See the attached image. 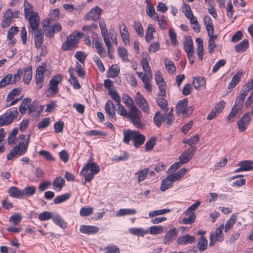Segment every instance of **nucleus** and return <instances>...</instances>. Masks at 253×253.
<instances>
[{"mask_svg":"<svg viewBox=\"0 0 253 253\" xmlns=\"http://www.w3.org/2000/svg\"><path fill=\"white\" fill-rule=\"evenodd\" d=\"M123 141L125 143L128 144L130 141L132 140L134 146L137 148L142 145L145 140V136L137 130H125L123 132Z\"/></svg>","mask_w":253,"mask_h":253,"instance_id":"1","label":"nucleus"},{"mask_svg":"<svg viewBox=\"0 0 253 253\" xmlns=\"http://www.w3.org/2000/svg\"><path fill=\"white\" fill-rule=\"evenodd\" d=\"M99 171V165L90 159L84 164L81 171V173L84 177V184L90 182L93 179L94 175L98 173Z\"/></svg>","mask_w":253,"mask_h":253,"instance_id":"2","label":"nucleus"},{"mask_svg":"<svg viewBox=\"0 0 253 253\" xmlns=\"http://www.w3.org/2000/svg\"><path fill=\"white\" fill-rule=\"evenodd\" d=\"M127 117L130 119L133 124L136 127L140 128L143 127V124L141 122L142 113L136 106L132 107V108L129 109Z\"/></svg>","mask_w":253,"mask_h":253,"instance_id":"3","label":"nucleus"},{"mask_svg":"<svg viewBox=\"0 0 253 253\" xmlns=\"http://www.w3.org/2000/svg\"><path fill=\"white\" fill-rule=\"evenodd\" d=\"M18 114V112L16 108L13 107L7 110L0 117V127L10 124Z\"/></svg>","mask_w":253,"mask_h":253,"instance_id":"4","label":"nucleus"},{"mask_svg":"<svg viewBox=\"0 0 253 253\" xmlns=\"http://www.w3.org/2000/svg\"><path fill=\"white\" fill-rule=\"evenodd\" d=\"M223 229L224 224H221L215 229L214 232L211 233L210 237V246L214 245L217 241L221 242L224 240V236L223 233Z\"/></svg>","mask_w":253,"mask_h":253,"instance_id":"5","label":"nucleus"},{"mask_svg":"<svg viewBox=\"0 0 253 253\" xmlns=\"http://www.w3.org/2000/svg\"><path fill=\"white\" fill-rule=\"evenodd\" d=\"M63 79L60 75H57L53 77L50 81V87L48 89V92L50 95L55 94L58 92V85Z\"/></svg>","mask_w":253,"mask_h":253,"instance_id":"6","label":"nucleus"},{"mask_svg":"<svg viewBox=\"0 0 253 253\" xmlns=\"http://www.w3.org/2000/svg\"><path fill=\"white\" fill-rule=\"evenodd\" d=\"M178 230L173 226H169V231L166 233L164 238L163 243L165 245H169L176 238L178 235Z\"/></svg>","mask_w":253,"mask_h":253,"instance_id":"7","label":"nucleus"},{"mask_svg":"<svg viewBox=\"0 0 253 253\" xmlns=\"http://www.w3.org/2000/svg\"><path fill=\"white\" fill-rule=\"evenodd\" d=\"M135 102L138 107L146 114L149 113V108L146 100L139 92H137L135 97Z\"/></svg>","mask_w":253,"mask_h":253,"instance_id":"8","label":"nucleus"},{"mask_svg":"<svg viewBox=\"0 0 253 253\" xmlns=\"http://www.w3.org/2000/svg\"><path fill=\"white\" fill-rule=\"evenodd\" d=\"M155 79L160 90V95L162 97L165 96L166 95V84L160 71L158 70L156 72Z\"/></svg>","mask_w":253,"mask_h":253,"instance_id":"9","label":"nucleus"},{"mask_svg":"<svg viewBox=\"0 0 253 253\" xmlns=\"http://www.w3.org/2000/svg\"><path fill=\"white\" fill-rule=\"evenodd\" d=\"M196 150V147H191L185 151L179 157V161L181 164L187 163L193 157Z\"/></svg>","mask_w":253,"mask_h":253,"instance_id":"10","label":"nucleus"},{"mask_svg":"<svg viewBox=\"0 0 253 253\" xmlns=\"http://www.w3.org/2000/svg\"><path fill=\"white\" fill-rule=\"evenodd\" d=\"M45 69L42 66H39L37 68L35 75L36 85L40 88H42L44 84V74Z\"/></svg>","mask_w":253,"mask_h":253,"instance_id":"11","label":"nucleus"},{"mask_svg":"<svg viewBox=\"0 0 253 253\" xmlns=\"http://www.w3.org/2000/svg\"><path fill=\"white\" fill-rule=\"evenodd\" d=\"M92 44L96 48L97 52L101 57L106 56V52L102 46V44L98 36L94 35L92 36Z\"/></svg>","mask_w":253,"mask_h":253,"instance_id":"12","label":"nucleus"},{"mask_svg":"<svg viewBox=\"0 0 253 253\" xmlns=\"http://www.w3.org/2000/svg\"><path fill=\"white\" fill-rule=\"evenodd\" d=\"M105 110L111 121L113 122L116 120L115 105L111 100H108L106 102Z\"/></svg>","mask_w":253,"mask_h":253,"instance_id":"13","label":"nucleus"},{"mask_svg":"<svg viewBox=\"0 0 253 253\" xmlns=\"http://www.w3.org/2000/svg\"><path fill=\"white\" fill-rule=\"evenodd\" d=\"M251 121V118L249 113L245 114L238 122L239 129L242 132L245 131L249 125Z\"/></svg>","mask_w":253,"mask_h":253,"instance_id":"14","label":"nucleus"},{"mask_svg":"<svg viewBox=\"0 0 253 253\" xmlns=\"http://www.w3.org/2000/svg\"><path fill=\"white\" fill-rule=\"evenodd\" d=\"M102 9L101 8L96 7L92 9L85 15L84 19L87 20L96 21L99 18Z\"/></svg>","mask_w":253,"mask_h":253,"instance_id":"15","label":"nucleus"},{"mask_svg":"<svg viewBox=\"0 0 253 253\" xmlns=\"http://www.w3.org/2000/svg\"><path fill=\"white\" fill-rule=\"evenodd\" d=\"M196 239L194 236H190L188 234L181 235L177 239L176 242L180 245H186L195 242Z\"/></svg>","mask_w":253,"mask_h":253,"instance_id":"16","label":"nucleus"},{"mask_svg":"<svg viewBox=\"0 0 253 253\" xmlns=\"http://www.w3.org/2000/svg\"><path fill=\"white\" fill-rule=\"evenodd\" d=\"M225 105V102L224 101H220L217 104L214 109L208 115L207 119L209 120H211L216 117L222 111Z\"/></svg>","mask_w":253,"mask_h":253,"instance_id":"17","label":"nucleus"},{"mask_svg":"<svg viewBox=\"0 0 253 253\" xmlns=\"http://www.w3.org/2000/svg\"><path fill=\"white\" fill-rule=\"evenodd\" d=\"M188 100L186 99L179 100L177 104L176 111L178 114H187L190 109L187 106Z\"/></svg>","mask_w":253,"mask_h":253,"instance_id":"18","label":"nucleus"},{"mask_svg":"<svg viewBox=\"0 0 253 253\" xmlns=\"http://www.w3.org/2000/svg\"><path fill=\"white\" fill-rule=\"evenodd\" d=\"M120 32L121 37L126 45H129V34L126 27L123 22H121L119 24Z\"/></svg>","mask_w":253,"mask_h":253,"instance_id":"19","label":"nucleus"},{"mask_svg":"<svg viewBox=\"0 0 253 253\" xmlns=\"http://www.w3.org/2000/svg\"><path fill=\"white\" fill-rule=\"evenodd\" d=\"M84 36V34L79 31H75L71 34L67 38L68 41L71 46H74L78 42L79 40Z\"/></svg>","mask_w":253,"mask_h":253,"instance_id":"20","label":"nucleus"},{"mask_svg":"<svg viewBox=\"0 0 253 253\" xmlns=\"http://www.w3.org/2000/svg\"><path fill=\"white\" fill-rule=\"evenodd\" d=\"M99 228L92 225H81L80 228V231L84 234L88 235L94 234L97 233Z\"/></svg>","mask_w":253,"mask_h":253,"instance_id":"21","label":"nucleus"},{"mask_svg":"<svg viewBox=\"0 0 253 253\" xmlns=\"http://www.w3.org/2000/svg\"><path fill=\"white\" fill-rule=\"evenodd\" d=\"M9 195L14 198L21 199L23 198L22 191L16 186H11L8 189Z\"/></svg>","mask_w":253,"mask_h":253,"instance_id":"22","label":"nucleus"},{"mask_svg":"<svg viewBox=\"0 0 253 253\" xmlns=\"http://www.w3.org/2000/svg\"><path fill=\"white\" fill-rule=\"evenodd\" d=\"M29 144V138L26 141V143L20 142L17 146L15 147L12 149H15L14 153L16 155L21 156L23 155L27 151L28 145Z\"/></svg>","mask_w":253,"mask_h":253,"instance_id":"23","label":"nucleus"},{"mask_svg":"<svg viewBox=\"0 0 253 253\" xmlns=\"http://www.w3.org/2000/svg\"><path fill=\"white\" fill-rule=\"evenodd\" d=\"M29 21L30 26L33 31L37 29L40 24V18L37 13L29 16L27 19Z\"/></svg>","mask_w":253,"mask_h":253,"instance_id":"24","label":"nucleus"},{"mask_svg":"<svg viewBox=\"0 0 253 253\" xmlns=\"http://www.w3.org/2000/svg\"><path fill=\"white\" fill-rule=\"evenodd\" d=\"M12 18V12L10 9H8L6 10L3 15L2 27L5 28L8 27L11 24V20Z\"/></svg>","mask_w":253,"mask_h":253,"instance_id":"25","label":"nucleus"},{"mask_svg":"<svg viewBox=\"0 0 253 253\" xmlns=\"http://www.w3.org/2000/svg\"><path fill=\"white\" fill-rule=\"evenodd\" d=\"M128 232L134 236L143 237L149 233L148 229H144L143 228L131 227L128 228Z\"/></svg>","mask_w":253,"mask_h":253,"instance_id":"26","label":"nucleus"},{"mask_svg":"<svg viewBox=\"0 0 253 253\" xmlns=\"http://www.w3.org/2000/svg\"><path fill=\"white\" fill-rule=\"evenodd\" d=\"M247 96L242 93L240 92L239 96L237 97L235 104L232 108L235 109L236 110L239 111L241 110L243 107V104L245 101V99Z\"/></svg>","mask_w":253,"mask_h":253,"instance_id":"27","label":"nucleus"},{"mask_svg":"<svg viewBox=\"0 0 253 253\" xmlns=\"http://www.w3.org/2000/svg\"><path fill=\"white\" fill-rule=\"evenodd\" d=\"M97 25L95 24H92L89 25H85L82 28V30L84 32V34L89 35H91V39H92V36L94 35L98 36V35L94 32L95 30L97 29Z\"/></svg>","mask_w":253,"mask_h":253,"instance_id":"28","label":"nucleus"},{"mask_svg":"<svg viewBox=\"0 0 253 253\" xmlns=\"http://www.w3.org/2000/svg\"><path fill=\"white\" fill-rule=\"evenodd\" d=\"M43 40V33L41 30H36L35 33L34 41L36 46L40 48L42 46Z\"/></svg>","mask_w":253,"mask_h":253,"instance_id":"29","label":"nucleus"},{"mask_svg":"<svg viewBox=\"0 0 253 253\" xmlns=\"http://www.w3.org/2000/svg\"><path fill=\"white\" fill-rule=\"evenodd\" d=\"M65 180L61 176L56 177L53 181V189L57 192L60 191L64 185Z\"/></svg>","mask_w":253,"mask_h":253,"instance_id":"30","label":"nucleus"},{"mask_svg":"<svg viewBox=\"0 0 253 253\" xmlns=\"http://www.w3.org/2000/svg\"><path fill=\"white\" fill-rule=\"evenodd\" d=\"M23 82L26 84H28L31 81L32 78V68L29 66L23 70Z\"/></svg>","mask_w":253,"mask_h":253,"instance_id":"31","label":"nucleus"},{"mask_svg":"<svg viewBox=\"0 0 253 253\" xmlns=\"http://www.w3.org/2000/svg\"><path fill=\"white\" fill-rule=\"evenodd\" d=\"M243 75V72L242 71H238L232 78L231 82L228 84V88L232 89L236 86L237 84L240 82L242 76Z\"/></svg>","mask_w":253,"mask_h":253,"instance_id":"32","label":"nucleus"},{"mask_svg":"<svg viewBox=\"0 0 253 253\" xmlns=\"http://www.w3.org/2000/svg\"><path fill=\"white\" fill-rule=\"evenodd\" d=\"M196 42L197 44V48L196 50L197 53L199 58L202 60L203 59L204 55V45L203 41L200 38H197L196 39Z\"/></svg>","mask_w":253,"mask_h":253,"instance_id":"33","label":"nucleus"},{"mask_svg":"<svg viewBox=\"0 0 253 253\" xmlns=\"http://www.w3.org/2000/svg\"><path fill=\"white\" fill-rule=\"evenodd\" d=\"M148 56H149V55L147 53L145 52L142 53V59L141 62V64L143 71L146 73H150V72H151V70L147 59V57Z\"/></svg>","mask_w":253,"mask_h":253,"instance_id":"34","label":"nucleus"},{"mask_svg":"<svg viewBox=\"0 0 253 253\" xmlns=\"http://www.w3.org/2000/svg\"><path fill=\"white\" fill-rule=\"evenodd\" d=\"M23 6L24 8V12L25 14V18L26 19H28L29 16L36 13V12H35L33 11V7L32 5L26 0H25Z\"/></svg>","mask_w":253,"mask_h":253,"instance_id":"35","label":"nucleus"},{"mask_svg":"<svg viewBox=\"0 0 253 253\" xmlns=\"http://www.w3.org/2000/svg\"><path fill=\"white\" fill-rule=\"evenodd\" d=\"M149 172V169L148 168L143 169L136 172L135 173V176L137 177L138 183H140L145 180Z\"/></svg>","mask_w":253,"mask_h":253,"instance_id":"36","label":"nucleus"},{"mask_svg":"<svg viewBox=\"0 0 253 253\" xmlns=\"http://www.w3.org/2000/svg\"><path fill=\"white\" fill-rule=\"evenodd\" d=\"M31 103V99L29 98H24L19 106V112L22 114H24L26 113L27 110H28V108L29 107V105Z\"/></svg>","mask_w":253,"mask_h":253,"instance_id":"37","label":"nucleus"},{"mask_svg":"<svg viewBox=\"0 0 253 253\" xmlns=\"http://www.w3.org/2000/svg\"><path fill=\"white\" fill-rule=\"evenodd\" d=\"M69 72L70 75V78L69 82L73 86L74 89H78L81 88V85L77 79V78L73 75V71L70 68Z\"/></svg>","mask_w":253,"mask_h":253,"instance_id":"38","label":"nucleus"},{"mask_svg":"<svg viewBox=\"0 0 253 253\" xmlns=\"http://www.w3.org/2000/svg\"><path fill=\"white\" fill-rule=\"evenodd\" d=\"M249 47V41L247 39H244L239 44L235 46V50L238 52H243L246 50Z\"/></svg>","mask_w":253,"mask_h":253,"instance_id":"39","label":"nucleus"},{"mask_svg":"<svg viewBox=\"0 0 253 253\" xmlns=\"http://www.w3.org/2000/svg\"><path fill=\"white\" fill-rule=\"evenodd\" d=\"M36 191V188L34 186H28L24 188L22 191L23 198L24 197H31L34 195Z\"/></svg>","mask_w":253,"mask_h":253,"instance_id":"40","label":"nucleus"},{"mask_svg":"<svg viewBox=\"0 0 253 253\" xmlns=\"http://www.w3.org/2000/svg\"><path fill=\"white\" fill-rule=\"evenodd\" d=\"M237 219L236 214H233L230 218L227 221L225 227L224 232H227L233 226Z\"/></svg>","mask_w":253,"mask_h":253,"instance_id":"41","label":"nucleus"},{"mask_svg":"<svg viewBox=\"0 0 253 253\" xmlns=\"http://www.w3.org/2000/svg\"><path fill=\"white\" fill-rule=\"evenodd\" d=\"M166 121L165 116H163L160 111H158L156 113L154 117V123L158 126L160 127L162 125V122Z\"/></svg>","mask_w":253,"mask_h":253,"instance_id":"42","label":"nucleus"},{"mask_svg":"<svg viewBox=\"0 0 253 253\" xmlns=\"http://www.w3.org/2000/svg\"><path fill=\"white\" fill-rule=\"evenodd\" d=\"M52 220L56 225L59 226L62 229H65L67 227V223L59 214L54 215Z\"/></svg>","mask_w":253,"mask_h":253,"instance_id":"43","label":"nucleus"},{"mask_svg":"<svg viewBox=\"0 0 253 253\" xmlns=\"http://www.w3.org/2000/svg\"><path fill=\"white\" fill-rule=\"evenodd\" d=\"M136 213V210L133 209H121L117 211L116 216L120 217L126 215H133Z\"/></svg>","mask_w":253,"mask_h":253,"instance_id":"44","label":"nucleus"},{"mask_svg":"<svg viewBox=\"0 0 253 253\" xmlns=\"http://www.w3.org/2000/svg\"><path fill=\"white\" fill-rule=\"evenodd\" d=\"M166 68L169 74H172L176 71V67L173 61L169 58H166L164 61Z\"/></svg>","mask_w":253,"mask_h":253,"instance_id":"45","label":"nucleus"},{"mask_svg":"<svg viewBox=\"0 0 253 253\" xmlns=\"http://www.w3.org/2000/svg\"><path fill=\"white\" fill-rule=\"evenodd\" d=\"M173 185V182L171 179L168 176L166 178L162 180L160 189L162 191H165L171 187Z\"/></svg>","mask_w":253,"mask_h":253,"instance_id":"46","label":"nucleus"},{"mask_svg":"<svg viewBox=\"0 0 253 253\" xmlns=\"http://www.w3.org/2000/svg\"><path fill=\"white\" fill-rule=\"evenodd\" d=\"M49 24V20L47 21L44 22L43 24V29L44 31L46 36L52 38L54 36V34L56 33V32H53V30L52 29V27L49 26L48 25Z\"/></svg>","mask_w":253,"mask_h":253,"instance_id":"47","label":"nucleus"},{"mask_svg":"<svg viewBox=\"0 0 253 253\" xmlns=\"http://www.w3.org/2000/svg\"><path fill=\"white\" fill-rule=\"evenodd\" d=\"M184 48L186 52L194 50L193 42L190 37L185 38Z\"/></svg>","mask_w":253,"mask_h":253,"instance_id":"48","label":"nucleus"},{"mask_svg":"<svg viewBox=\"0 0 253 253\" xmlns=\"http://www.w3.org/2000/svg\"><path fill=\"white\" fill-rule=\"evenodd\" d=\"M147 229L151 235L159 234L164 232V228L161 225L152 226Z\"/></svg>","mask_w":253,"mask_h":253,"instance_id":"49","label":"nucleus"},{"mask_svg":"<svg viewBox=\"0 0 253 253\" xmlns=\"http://www.w3.org/2000/svg\"><path fill=\"white\" fill-rule=\"evenodd\" d=\"M12 74L6 75L0 81V88H2L12 84Z\"/></svg>","mask_w":253,"mask_h":253,"instance_id":"50","label":"nucleus"},{"mask_svg":"<svg viewBox=\"0 0 253 253\" xmlns=\"http://www.w3.org/2000/svg\"><path fill=\"white\" fill-rule=\"evenodd\" d=\"M155 31V28L152 24H149L148 30L145 35V40L147 42H150L154 38L153 33Z\"/></svg>","mask_w":253,"mask_h":253,"instance_id":"51","label":"nucleus"},{"mask_svg":"<svg viewBox=\"0 0 253 253\" xmlns=\"http://www.w3.org/2000/svg\"><path fill=\"white\" fill-rule=\"evenodd\" d=\"M206 82L203 78L201 77L194 78L193 84L196 89H198L200 87L204 86Z\"/></svg>","mask_w":253,"mask_h":253,"instance_id":"52","label":"nucleus"},{"mask_svg":"<svg viewBox=\"0 0 253 253\" xmlns=\"http://www.w3.org/2000/svg\"><path fill=\"white\" fill-rule=\"evenodd\" d=\"M170 212V210L168 209H164L151 211L149 213V217L152 218L155 216L164 215Z\"/></svg>","mask_w":253,"mask_h":253,"instance_id":"53","label":"nucleus"},{"mask_svg":"<svg viewBox=\"0 0 253 253\" xmlns=\"http://www.w3.org/2000/svg\"><path fill=\"white\" fill-rule=\"evenodd\" d=\"M239 166H242L244 171H249L253 169V162L252 161L240 162Z\"/></svg>","mask_w":253,"mask_h":253,"instance_id":"54","label":"nucleus"},{"mask_svg":"<svg viewBox=\"0 0 253 253\" xmlns=\"http://www.w3.org/2000/svg\"><path fill=\"white\" fill-rule=\"evenodd\" d=\"M253 88V78L251 80V81L247 84H246L244 86H243L241 88L240 92L245 94V95H247L249 91Z\"/></svg>","mask_w":253,"mask_h":253,"instance_id":"55","label":"nucleus"},{"mask_svg":"<svg viewBox=\"0 0 253 253\" xmlns=\"http://www.w3.org/2000/svg\"><path fill=\"white\" fill-rule=\"evenodd\" d=\"M154 20H157L158 23L160 27L164 30L166 28V26L167 24V20L165 16L157 15V17H155Z\"/></svg>","mask_w":253,"mask_h":253,"instance_id":"56","label":"nucleus"},{"mask_svg":"<svg viewBox=\"0 0 253 253\" xmlns=\"http://www.w3.org/2000/svg\"><path fill=\"white\" fill-rule=\"evenodd\" d=\"M118 52L119 56L121 58L122 60L124 62H127L128 59V53L126 49L123 47H119L118 49Z\"/></svg>","mask_w":253,"mask_h":253,"instance_id":"57","label":"nucleus"},{"mask_svg":"<svg viewBox=\"0 0 253 253\" xmlns=\"http://www.w3.org/2000/svg\"><path fill=\"white\" fill-rule=\"evenodd\" d=\"M18 31V28L17 27H11L7 32V39L11 41V42L12 44H14L15 42V41L13 40V36L15 35L17 32Z\"/></svg>","mask_w":253,"mask_h":253,"instance_id":"58","label":"nucleus"},{"mask_svg":"<svg viewBox=\"0 0 253 253\" xmlns=\"http://www.w3.org/2000/svg\"><path fill=\"white\" fill-rule=\"evenodd\" d=\"M123 102L130 109L135 106L133 104V100L127 94L124 93L122 95Z\"/></svg>","mask_w":253,"mask_h":253,"instance_id":"59","label":"nucleus"},{"mask_svg":"<svg viewBox=\"0 0 253 253\" xmlns=\"http://www.w3.org/2000/svg\"><path fill=\"white\" fill-rule=\"evenodd\" d=\"M208 241L205 237L202 236L200 238L197 247L200 252L204 251L207 248Z\"/></svg>","mask_w":253,"mask_h":253,"instance_id":"60","label":"nucleus"},{"mask_svg":"<svg viewBox=\"0 0 253 253\" xmlns=\"http://www.w3.org/2000/svg\"><path fill=\"white\" fill-rule=\"evenodd\" d=\"M120 72V69L116 65H112L108 72V76L110 78H115Z\"/></svg>","mask_w":253,"mask_h":253,"instance_id":"61","label":"nucleus"},{"mask_svg":"<svg viewBox=\"0 0 253 253\" xmlns=\"http://www.w3.org/2000/svg\"><path fill=\"white\" fill-rule=\"evenodd\" d=\"M146 11L147 14L153 20L157 17L158 13L155 12L154 7L149 3L146 5Z\"/></svg>","mask_w":253,"mask_h":253,"instance_id":"62","label":"nucleus"},{"mask_svg":"<svg viewBox=\"0 0 253 253\" xmlns=\"http://www.w3.org/2000/svg\"><path fill=\"white\" fill-rule=\"evenodd\" d=\"M157 102L160 107L165 112L168 111L167 101L163 97L157 99Z\"/></svg>","mask_w":253,"mask_h":253,"instance_id":"63","label":"nucleus"},{"mask_svg":"<svg viewBox=\"0 0 253 253\" xmlns=\"http://www.w3.org/2000/svg\"><path fill=\"white\" fill-rule=\"evenodd\" d=\"M173 109L172 108L170 111L165 115L166 123L165 126L166 127H169L171 126L173 123L174 118L173 116Z\"/></svg>","mask_w":253,"mask_h":253,"instance_id":"64","label":"nucleus"}]
</instances>
